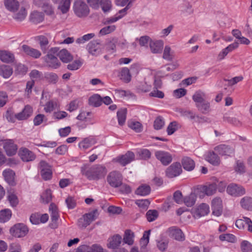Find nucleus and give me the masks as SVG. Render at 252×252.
Listing matches in <instances>:
<instances>
[{
    "mask_svg": "<svg viewBox=\"0 0 252 252\" xmlns=\"http://www.w3.org/2000/svg\"><path fill=\"white\" fill-rule=\"evenodd\" d=\"M87 49L90 54L93 55H97L101 52V45L97 41H94L88 44Z\"/></svg>",
    "mask_w": 252,
    "mask_h": 252,
    "instance_id": "nucleus-26",
    "label": "nucleus"
},
{
    "mask_svg": "<svg viewBox=\"0 0 252 252\" xmlns=\"http://www.w3.org/2000/svg\"><path fill=\"white\" fill-rule=\"evenodd\" d=\"M123 177L122 174L117 171H113L108 175L107 180L112 187L117 188L122 185Z\"/></svg>",
    "mask_w": 252,
    "mask_h": 252,
    "instance_id": "nucleus-7",
    "label": "nucleus"
},
{
    "mask_svg": "<svg viewBox=\"0 0 252 252\" xmlns=\"http://www.w3.org/2000/svg\"><path fill=\"white\" fill-rule=\"evenodd\" d=\"M186 94L187 90L183 88L175 90L173 92V96L177 98H179L185 96Z\"/></svg>",
    "mask_w": 252,
    "mask_h": 252,
    "instance_id": "nucleus-64",
    "label": "nucleus"
},
{
    "mask_svg": "<svg viewBox=\"0 0 252 252\" xmlns=\"http://www.w3.org/2000/svg\"><path fill=\"white\" fill-rule=\"evenodd\" d=\"M151 38L147 35L142 36L139 38H136V40L138 41L139 45L141 46H145L148 43L150 44Z\"/></svg>",
    "mask_w": 252,
    "mask_h": 252,
    "instance_id": "nucleus-63",
    "label": "nucleus"
},
{
    "mask_svg": "<svg viewBox=\"0 0 252 252\" xmlns=\"http://www.w3.org/2000/svg\"><path fill=\"white\" fill-rule=\"evenodd\" d=\"M164 42L161 39H151L149 44V48L152 53L157 54L162 52Z\"/></svg>",
    "mask_w": 252,
    "mask_h": 252,
    "instance_id": "nucleus-16",
    "label": "nucleus"
},
{
    "mask_svg": "<svg viewBox=\"0 0 252 252\" xmlns=\"http://www.w3.org/2000/svg\"><path fill=\"white\" fill-rule=\"evenodd\" d=\"M182 165L184 169L187 171H191L195 167V162L189 157H184L182 160Z\"/></svg>",
    "mask_w": 252,
    "mask_h": 252,
    "instance_id": "nucleus-32",
    "label": "nucleus"
},
{
    "mask_svg": "<svg viewBox=\"0 0 252 252\" xmlns=\"http://www.w3.org/2000/svg\"><path fill=\"white\" fill-rule=\"evenodd\" d=\"M30 219L32 224L37 225L40 223L46 222L49 219V216L47 214L41 215L39 213H34L31 215Z\"/></svg>",
    "mask_w": 252,
    "mask_h": 252,
    "instance_id": "nucleus-17",
    "label": "nucleus"
},
{
    "mask_svg": "<svg viewBox=\"0 0 252 252\" xmlns=\"http://www.w3.org/2000/svg\"><path fill=\"white\" fill-rule=\"evenodd\" d=\"M217 186L216 184H207L204 185H200L196 189V194L200 198H203L206 196H212L215 194L217 191Z\"/></svg>",
    "mask_w": 252,
    "mask_h": 252,
    "instance_id": "nucleus-3",
    "label": "nucleus"
},
{
    "mask_svg": "<svg viewBox=\"0 0 252 252\" xmlns=\"http://www.w3.org/2000/svg\"><path fill=\"white\" fill-rule=\"evenodd\" d=\"M57 53L60 60L63 63H68L73 59L72 56L66 49H62Z\"/></svg>",
    "mask_w": 252,
    "mask_h": 252,
    "instance_id": "nucleus-38",
    "label": "nucleus"
},
{
    "mask_svg": "<svg viewBox=\"0 0 252 252\" xmlns=\"http://www.w3.org/2000/svg\"><path fill=\"white\" fill-rule=\"evenodd\" d=\"M240 205L245 210L252 211V197L248 196L243 197L240 201Z\"/></svg>",
    "mask_w": 252,
    "mask_h": 252,
    "instance_id": "nucleus-30",
    "label": "nucleus"
},
{
    "mask_svg": "<svg viewBox=\"0 0 252 252\" xmlns=\"http://www.w3.org/2000/svg\"><path fill=\"white\" fill-rule=\"evenodd\" d=\"M227 193L232 196L238 197L246 194V189L242 186L236 184H230L226 188Z\"/></svg>",
    "mask_w": 252,
    "mask_h": 252,
    "instance_id": "nucleus-8",
    "label": "nucleus"
},
{
    "mask_svg": "<svg viewBox=\"0 0 252 252\" xmlns=\"http://www.w3.org/2000/svg\"><path fill=\"white\" fill-rule=\"evenodd\" d=\"M7 198L12 207H15L18 204V199L13 191H8Z\"/></svg>",
    "mask_w": 252,
    "mask_h": 252,
    "instance_id": "nucleus-50",
    "label": "nucleus"
},
{
    "mask_svg": "<svg viewBox=\"0 0 252 252\" xmlns=\"http://www.w3.org/2000/svg\"><path fill=\"white\" fill-rule=\"evenodd\" d=\"M122 242V237L120 235L116 234L110 237L108 240L107 247L112 249L118 248Z\"/></svg>",
    "mask_w": 252,
    "mask_h": 252,
    "instance_id": "nucleus-24",
    "label": "nucleus"
},
{
    "mask_svg": "<svg viewBox=\"0 0 252 252\" xmlns=\"http://www.w3.org/2000/svg\"><path fill=\"white\" fill-rule=\"evenodd\" d=\"M205 159L214 166H218L220 160L218 156L213 151H209L205 155Z\"/></svg>",
    "mask_w": 252,
    "mask_h": 252,
    "instance_id": "nucleus-22",
    "label": "nucleus"
},
{
    "mask_svg": "<svg viewBox=\"0 0 252 252\" xmlns=\"http://www.w3.org/2000/svg\"><path fill=\"white\" fill-rule=\"evenodd\" d=\"M58 51L59 49L57 47L52 48L44 57V60L49 67L57 68L60 66V63L55 57V54H57Z\"/></svg>",
    "mask_w": 252,
    "mask_h": 252,
    "instance_id": "nucleus-5",
    "label": "nucleus"
},
{
    "mask_svg": "<svg viewBox=\"0 0 252 252\" xmlns=\"http://www.w3.org/2000/svg\"><path fill=\"white\" fill-rule=\"evenodd\" d=\"M36 39L39 42L41 49L45 52L46 50V46L49 43L48 37L46 35H41L37 36Z\"/></svg>",
    "mask_w": 252,
    "mask_h": 252,
    "instance_id": "nucleus-42",
    "label": "nucleus"
},
{
    "mask_svg": "<svg viewBox=\"0 0 252 252\" xmlns=\"http://www.w3.org/2000/svg\"><path fill=\"white\" fill-rule=\"evenodd\" d=\"M13 73L12 69L9 66L2 65L0 66V75L5 78L9 77Z\"/></svg>",
    "mask_w": 252,
    "mask_h": 252,
    "instance_id": "nucleus-47",
    "label": "nucleus"
},
{
    "mask_svg": "<svg viewBox=\"0 0 252 252\" xmlns=\"http://www.w3.org/2000/svg\"><path fill=\"white\" fill-rule=\"evenodd\" d=\"M147 220L149 222L155 220L158 217V212L156 210H149L146 214Z\"/></svg>",
    "mask_w": 252,
    "mask_h": 252,
    "instance_id": "nucleus-61",
    "label": "nucleus"
},
{
    "mask_svg": "<svg viewBox=\"0 0 252 252\" xmlns=\"http://www.w3.org/2000/svg\"><path fill=\"white\" fill-rule=\"evenodd\" d=\"M33 113V109L32 107L29 105L25 106L22 111L16 114L17 120L19 121H23L28 119Z\"/></svg>",
    "mask_w": 252,
    "mask_h": 252,
    "instance_id": "nucleus-18",
    "label": "nucleus"
},
{
    "mask_svg": "<svg viewBox=\"0 0 252 252\" xmlns=\"http://www.w3.org/2000/svg\"><path fill=\"white\" fill-rule=\"evenodd\" d=\"M14 56L9 51L0 50V60L4 63H10L14 61Z\"/></svg>",
    "mask_w": 252,
    "mask_h": 252,
    "instance_id": "nucleus-34",
    "label": "nucleus"
},
{
    "mask_svg": "<svg viewBox=\"0 0 252 252\" xmlns=\"http://www.w3.org/2000/svg\"><path fill=\"white\" fill-rule=\"evenodd\" d=\"M192 98L195 102V105L197 106L198 104L206 100V94L204 92L201 90H198L194 93L192 96Z\"/></svg>",
    "mask_w": 252,
    "mask_h": 252,
    "instance_id": "nucleus-29",
    "label": "nucleus"
},
{
    "mask_svg": "<svg viewBox=\"0 0 252 252\" xmlns=\"http://www.w3.org/2000/svg\"><path fill=\"white\" fill-rule=\"evenodd\" d=\"M89 104L94 107H98L101 105L102 98L100 95L94 94L92 95L89 99Z\"/></svg>",
    "mask_w": 252,
    "mask_h": 252,
    "instance_id": "nucleus-40",
    "label": "nucleus"
},
{
    "mask_svg": "<svg viewBox=\"0 0 252 252\" xmlns=\"http://www.w3.org/2000/svg\"><path fill=\"white\" fill-rule=\"evenodd\" d=\"M98 215L97 210H94L83 215L77 221V225L81 229H84L92 222L96 219Z\"/></svg>",
    "mask_w": 252,
    "mask_h": 252,
    "instance_id": "nucleus-2",
    "label": "nucleus"
},
{
    "mask_svg": "<svg viewBox=\"0 0 252 252\" xmlns=\"http://www.w3.org/2000/svg\"><path fill=\"white\" fill-rule=\"evenodd\" d=\"M44 19V14L36 10L32 11L30 15V20L33 24H37L42 22Z\"/></svg>",
    "mask_w": 252,
    "mask_h": 252,
    "instance_id": "nucleus-28",
    "label": "nucleus"
},
{
    "mask_svg": "<svg viewBox=\"0 0 252 252\" xmlns=\"http://www.w3.org/2000/svg\"><path fill=\"white\" fill-rule=\"evenodd\" d=\"M4 5L9 11L15 12L19 7V2L17 0H4Z\"/></svg>",
    "mask_w": 252,
    "mask_h": 252,
    "instance_id": "nucleus-35",
    "label": "nucleus"
},
{
    "mask_svg": "<svg viewBox=\"0 0 252 252\" xmlns=\"http://www.w3.org/2000/svg\"><path fill=\"white\" fill-rule=\"evenodd\" d=\"M18 155L22 160L24 162L32 161L36 158V155L25 147H22L19 149Z\"/></svg>",
    "mask_w": 252,
    "mask_h": 252,
    "instance_id": "nucleus-12",
    "label": "nucleus"
},
{
    "mask_svg": "<svg viewBox=\"0 0 252 252\" xmlns=\"http://www.w3.org/2000/svg\"><path fill=\"white\" fill-rule=\"evenodd\" d=\"M151 189L149 186L143 185L138 187L135 191V193L137 195L145 196L149 194Z\"/></svg>",
    "mask_w": 252,
    "mask_h": 252,
    "instance_id": "nucleus-49",
    "label": "nucleus"
},
{
    "mask_svg": "<svg viewBox=\"0 0 252 252\" xmlns=\"http://www.w3.org/2000/svg\"><path fill=\"white\" fill-rule=\"evenodd\" d=\"M3 148L8 156L15 155L18 150L17 145L11 139L5 140L2 142Z\"/></svg>",
    "mask_w": 252,
    "mask_h": 252,
    "instance_id": "nucleus-9",
    "label": "nucleus"
},
{
    "mask_svg": "<svg viewBox=\"0 0 252 252\" xmlns=\"http://www.w3.org/2000/svg\"><path fill=\"white\" fill-rule=\"evenodd\" d=\"M116 27L114 25L106 26L100 30L99 34L101 35H105L113 32L116 30Z\"/></svg>",
    "mask_w": 252,
    "mask_h": 252,
    "instance_id": "nucleus-55",
    "label": "nucleus"
},
{
    "mask_svg": "<svg viewBox=\"0 0 252 252\" xmlns=\"http://www.w3.org/2000/svg\"><path fill=\"white\" fill-rule=\"evenodd\" d=\"M120 79L125 82H129L131 80V75L127 68H123L119 72Z\"/></svg>",
    "mask_w": 252,
    "mask_h": 252,
    "instance_id": "nucleus-44",
    "label": "nucleus"
},
{
    "mask_svg": "<svg viewBox=\"0 0 252 252\" xmlns=\"http://www.w3.org/2000/svg\"><path fill=\"white\" fill-rule=\"evenodd\" d=\"M12 217V212L9 209H4L0 211V223H3L8 221Z\"/></svg>",
    "mask_w": 252,
    "mask_h": 252,
    "instance_id": "nucleus-37",
    "label": "nucleus"
},
{
    "mask_svg": "<svg viewBox=\"0 0 252 252\" xmlns=\"http://www.w3.org/2000/svg\"><path fill=\"white\" fill-rule=\"evenodd\" d=\"M138 154L140 158L143 159H148L150 158L151 153L148 149H141L138 151Z\"/></svg>",
    "mask_w": 252,
    "mask_h": 252,
    "instance_id": "nucleus-62",
    "label": "nucleus"
},
{
    "mask_svg": "<svg viewBox=\"0 0 252 252\" xmlns=\"http://www.w3.org/2000/svg\"><path fill=\"white\" fill-rule=\"evenodd\" d=\"M22 50L26 55L35 59L39 58L41 55V52L37 49L26 45L22 46Z\"/></svg>",
    "mask_w": 252,
    "mask_h": 252,
    "instance_id": "nucleus-27",
    "label": "nucleus"
},
{
    "mask_svg": "<svg viewBox=\"0 0 252 252\" xmlns=\"http://www.w3.org/2000/svg\"><path fill=\"white\" fill-rule=\"evenodd\" d=\"M182 171L180 163L175 162L172 164L166 170V175L170 178L179 176Z\"/></svg>",
    "mask_w": 252,
    "mask_h": 252,
    "instance_id": "nucleus-13",
    "label": "nucleus"
},
{
    "mask_svg": "<svg viewBox=\"0 0 252 252\" xmlns=\"http://www.w3.org/2000/svg\"><path fill=\"white\" fill-rule=\"evenodd\" d=\"M219 239L221 241H227L231 243H235L237 242V238L235 236L230 233H224L220 235Z\"/></svg>",
    "mask_w": 252,
    "mask_h": 252,
    "instance_id": "nucleus-45",
    "label": "nucleus"
},
{
    "mask_svg": "<svg viewBox=\"0 0 252 252\" xmlns=\"http://www.w3.org/2000/svg\"><path fill=\"white\" fill-rule=\"evenodd\" d=\"M180 127L179 124L175 122L170 123L167 127V132L168 135L173 134Z\"/></svg>",
    "mask_w": 252,
    "mask_h": 252,
    "instance_id": "nucleus-53",
    "label": "nucleus"
},
{
    "mask_svg": "<svg viewBox=\"0 0 252 252\" xmlns=\"http://www.w3.org/2000/svg\"><path fill=\"white\" fill-rule=\"evenodd\" d=\"M126 109H122L117 112V118L118 123L120 125L123 126L126 120Z\"/></svg>",
    "mask_w": 252,
    "mask_h": 252,
    "instance_id": "nucleus-52",
    "label": "nucleus"
},
{
    "mask_svg": "<svg viewBox=\"0 0 252 252\" xmlns=\"http://www.w3.org/2000/svg\"><path fill=\"white\" fill-rule=\"evenodd\" d=\"M39 168L41 175L45 180H48L51 178L52 172L51 166L45 161L42 160L39 163Z\"/></svg>",
    "mask_w": 252,
    "mask_h": 252,
    "instance_id": "nucleus-14",
    "label": "nucleus"
},
{
    "mask_svg": "<svg viewBox=\"0 0 252 252\" xmlns=\"http://www.w3.org/2000/svg\"><path fill=\"white\" fill-rule=\"evenodd\" d=\"M168 232L171 237L177 241H181L185 240V235L182 231L176 227L169 228Z\"/></svg>",
    "mask_w": 252,
    "mask_h": 252,
    "instance_id": "nucleus-21",
    "label": "nucleus"
},
{
    "mask_svg": "<svg viewBox=\"0 0 252 252\" xmlns=\"http://www.w3.org/2000/svg\"><path fill=\"white\" fill-rule=\"evenodd\" d=\"M81 172L88 179L97 180L104 177L107 171L105 166L95 165L88 169L82 168Z\"/></svg>",
    "mask_w": 252,
    "mask_h": 252,
    "instance_id": "nucleus-1",
    "label": "nucleus"
},
{
    "mask_svg": "<svg viewBox=\"0 0 252 252\" xmlns=\"http://www.w3.org/2000/svg\"><path fill=\"white\" fill-rule=\"evenodd\" d=\"M40 201L42 203L47 204L52 200V193L50 189H46L41 195Z\"/></svg>",
    "mask_w": 252,
    "mask_h": 252,
    "instance_id": "nucleus-51",
    "label": "nucleus"
},
{
    "mask_svg": "<svg viewBox=\"0 0 252 252\" xmlns=\"http://www.w3.org/2000/svg\"><path fill=\"white\" fill-rule=\"evenodd\" d=\"M71 0H61L58 6V9L62 14L67 13L70 9Z\"/></svg>",
    "mask_w": 252,
    "mask_h": 252,
    "instance_id": "nucleus-31",
    "label": "nucleus"
},
{
    "mask_svg": "<svg viewBox=\"0 0 252 252\" xmlns=\"http://www.w3.org/2000/svg\"><path fill=\"white\" fill-rule=\"evenodd\" d=\"M212 214L216 216H220L222 212V200L220 197H214L211 201Z\"/></svg>",
    "mask_w": 252,
    "mask_h": 252,
    "instance_id": "nucleus-10",
    "label": "nucleus"
},
{
    "mask_svg": "<svg viewBox=\"0 0 252 252\" xmlns=\"http://www.w3.org/2000/svg\"><path fill=\"white\" fill-rule=\"evenodd\" d=\"M214 150L220 155L230 156L233 153V150L225 145L218 146Z\"/></svg>",
    "mask_w": 252,
    "mask_h": 252,
    "instance_id": "nucleus-33",
    "label": "nucleus"
},
{
    "mask_svg": "<svg viewBox=\"0 0 252 252\" xmlns=\"http://www.w3.org/2000/svg\"><path fill=\"white\" fill-rule=\"evenodd\" d=\"M73 9L75 14L79 18L87 16L90 11L87 4L82 0H77L74 2Z\"/></svg>",
    "mask_w": 252,
    "mask_h": 252,
    "instance_id": "nucleus-4",
    "label": "nucleus"
},
{
    "mask_svg": "<svg viewBox=\"0 0 252 252\" xmlns=\"http://www.w3.org/2000/svg\"><path fill=\"white\" fill-rule=\"evenodd\" d=\"M150 232V230L145 231L142 237L140 239V245L141 247V252H149L148 251L145 250V248L149 242Z\"/></svg>",
    "mask_w": 252,
    "mask_h": 252,
    "instance_id": "nucleus-36",
    "label": "nucleus"
},
{
    "mask_svg": "<svg viewBox=\"0 0 252 252\" xmlns=\"http://www.w3.org/2000/svg\"><path fill=\"white\" fill-rule=\"evenodd\" d=\"M196 106L198 108V110L203 114H206L211 111L210 103L206 100L198 104V105Z\"/></svg>",
    "mask_w": 252,
    "mask_h": 252,
    "instance_id": "nucleus-43",
    "label": "nucleus"
},
{
    "mask_svg": "<svg viewBox=\"0 0 252 252\" xmlns=\"http://www.w3.org/2000/svg\"><path fill=\"white\" fill-rule=\"evenodd\" d=\"M165 125V122L163 118L160 116L158 117L155 120L154 126L157 129H160Z\"/></svg>",
    "mask_w": 252,
    "mask_h": 252,
    "instance_id": "nucleus-56",
    "label": "nucleus"
},
{
    "mask_svg": "<svg viewBox=\"0 0 252 252\" xmlns=\"http://www.w3.org/2000/svg\"><path fill=\"white\" fill-rule=\"evenodd\" d=\"M42 9L44 13L48 15H52L54 14V8L51 4L48 2H46L43 5Z\"/></svg>",
    "mask_w": 252,
    "mask_h": 252,
    "instance_id": "nucleus-54",
    "label": "nucleus"
},
{
    "mask_svg": "<svg viewBox=\"0 0 252 252\" xmlns=\"http://www.w3.org/2000/svg\"><path fill=\"white\" fill-rule=\"evenodd\" d=\"M174 51L172 50L169 45H166L164 47L162 58L168 61H171L174 58Z\"/></svg>",
    "mask_w": 252,
    "mask_h": 252,
    "instance_id": "nucleus-39",
    "label": "nucleus"
},
{
    "mask_svg": "<svg viewBox=\"0 0 252 252\" xmlns=\"http://www.w3.org/2000/svg\"><path fill=\"white\" fill-rule=\"evenodd\" d=\"M108 41L110 43H112V45L111 48L114 50L116 48V44L117 43V46L121 49H126L128 47V43L126 39H123L118 40L117 37H112L108 39Z\"/></svg>",
    "mask_w": 252,
    "mask_h": 252,
    "instance_id": "nucleus-20",
    "label": "nucleus"
},
{
    "mask_svg": "<svg viewBox=\"0 0 252 252\" xmlns=\"http://www.w3.org/2000/svg\"><path fill=\"white\" fill-rule=\"evenodd\" d=\"M129 127L135 130L136 132H139L142 131V126L141 124L138 122L132 121L129 122L128 124Z\"/></svg>",
    "mask_w": 252,
    "mask_h": 252,
    "instance_id": "nucleus-60",
    "label": "nucleus"
},
{
    "mask_svg": "<svg viewBox=\"0 0 252 252\" xmlns=\"http://www.w3.org/2000/svg\"><path fill=\"white\" fill-rule=\"evenodd\" d=\"M241 249L243 252H252V245L247 241H243L241 244Z\"/></svg>",
    "mask_w": 252,
    "mask_h": 252,
    "instance_id": "nucleus-58",
    "label": "nucleus"
},
{
    "mask_svg": "<svg viewBox=\"0 0 252 252\" xmlns=\"http://www.w3.org/2000/svg\"><path fill=\"white\" fill-rule=\"evenodd\" d=\"M209 212V206L206 203H202L193 211V215L195 218H200L207 215Z\"/></svg>",
    "mask_w": 252,
    "mask_h": 252,
    "instance_id": "nucleus-19",
    "label": "nucleus"
},
{
    "mask_svg": "<svg viewBox=\"0 0 252 252\" xmlns=\"http://www.w3.org/2000/svg\"><path fill=\"white\" fill-rule=\"evenodd\" d=\"M235 172L239 174H242L246 171L244 163L241 161H237L234 167Z\"/></svg>",
    "mask_w": 252,
    "mask_h": 252,
    "instance_id": "nucleus-59",
    "label": "nucleus"
},
{
    "mask_svg": "<svg viewBox=\"0 0 252 252\" xmlns=\"http://www.w3.org/2000/svg\"><path fill=\"white\" fill-rule=\"evenodd\" d=\"M134 234L132 231L129 229L126 230L124 236V242L128 245H132L134 243Z\"/></svg>",
    "mask_w": 252,
    "mask_h": 252,
    "instance_id": "nucleus-41",
    "label": "nucleus"
},
{
    "mask_svg": "<svg viewBox=\"0 0 252 252\" xmlns=\"http://www.w3.org/2000/svg\"><path fill=\"white\" fill-rule=\"evenodd\" d=\"M10 233L16 238L25 237L29 232V228L23 223H17L10 228Z\"/></svg>",
    "mask_w": 252,
    "mask_h": 252,
    "instance_id": "nucleus-6",
    "label": "nucleus"
},
{
    "mask_svg": "<svg viewBox=\"0 0 252 252\" xmlns=\"http://www.w3.org/2000/svg\"><path fill=\"white\" fill-rule=\"evenodd\" d=\"M5 181L10 185L14 186L15 182V173L10 169H6L2 172Z\"/></svg>",
    "mask_w": 252,
    "mask_h": 252,
    "instance_id": "nucleus-23",
    "label": "nucleus"
},
{
    "mask_svg": "<svg viewBox=\"0 0 252 252\" xmlns=\"http://www.w3.org/2000/svg\"><path fill=\"white\" fill-rule=\"evenodd\" d=\"M155 156L158 160L164 165H167L172 160L171 155L167 152L159 150L155 152Z\"/></svg>",
    "mask_w": 252,
    "mask_h": 252,
    "instance_id": "nucleus-11",
    "label": "nucleus"
},
{
    "mask_svg": "<svg viewBox=\"0 0 252 252\" xmlns=\"http://www.w3.org/2000/svg\"><path fill=\"white\" fill-rule=\"evenodd\" d=\"M134 159V154L132 152L128 151L125 155L117 157L115 160L121 165L125 166L133 161Z\"/></svg>",
    "mask_w": 252,
    "mask_h": 252,
    "instance_id": "nucleus-15",
    "label": "nucleus"
},
{
    "mask_svg": "<svg viewBox=\"0 0 252 252\" xmlns=\"http://www.w3.org/2000/svg\"><path fill=\"white\" fill-rule=\"evenodd\" d=\"M96 143L95 139L92 137H87L84 138L78 144L79 149L83 151L90 148L91 146Z\"/></svg>",
    "mask_w": 252,
    "mask_h": 252,
    "instance_id": "nucleus-25",
    "label": "nucleus"
},
{
    "mask_svg": "<svg viewBox=\"0 0 252 252\" xmlns=\"http://www.w3.org/2000/svg\"><path fill=\"white\" fill-rule=\"evenodd\" d=\"M27 15V12L26 8L23 6H21L19 10L14 14L13 18L18 21H22L25 19Z\"/></svg>",
    "mask_w": 252,
    "mask_h": 252,
    "instance_id": "nucleus-46",
    "label": "nucleus"
},
{
    "mask_svg": "<svg viewBox=\"0 0 252 252\" xmlns=\"http://www.w3.org/2000/svg\"><path fill=\"white\" fill-rule=\"evenodd\" d=\"M94 36V34L93 33H88L84 35L83 36L77 39L76 42L78 44H83Z\"/></svg>",
    "mask_w": 252,
    "mask_h": 252,
    "instance_id": "nucleus-57",
    "label": "nucleus"
},
{
    "mask_svg": "<svg viewBox=\"0 0 252 252\" xmlns=\"http://www.w3.org/2000/svg\"><path fill=\"white\" fill-rule=\"evenodd\" d=\"M196 199V194L195 193H191L184 198L183 202L188 207H191L195 204Z\"/></svg>",
    "mask_w": 252,
    "mask_h": 252,
    "instance_id": "nucleus-48",
    "label": "nucleus"
}]
</instances>
